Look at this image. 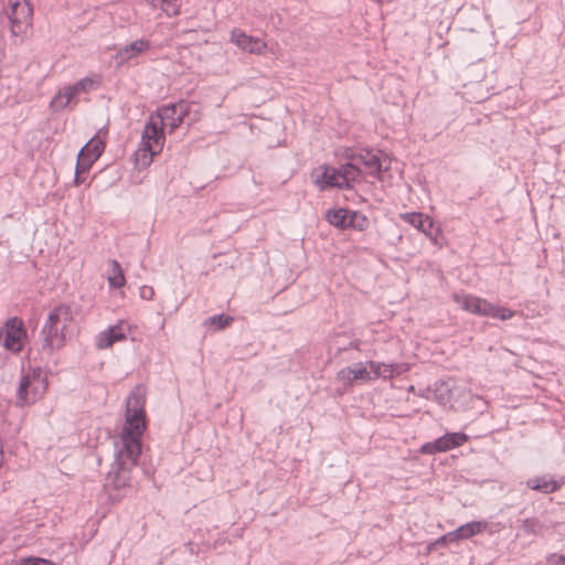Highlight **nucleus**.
<instances>
[{"mask_svg": "<svg viewBox=\"0 0 565 565\" xmlns=\"http://www.w3.org/2000/svg\"><path fill=\"white\" fill-rule=\"evenodd\" d=\"M146 388L136 386L126 401V422L114 440V462L107 486L116 490L129 487L130 471L141 454V436L146 429Z\"/></svg>", "mask_w": 565, "mask_h": 565, "instance_id": "1", "label": "nucleus"}, {"mask_svg": "<svg viewBox=\"0 0 565 565\" xmlns=\"http://www.w3.org/2000/svg\"><path fill=\"white\" fill-rule=\"evenodd\" d=\"M75 331V316L67 305L53 308L42 327L41 335L43 350L52 353L65 347Z\"/></svg>", "mask_w": 565, "mask_h": 565, "instance_id": "2", "label": "nucleus"}, {"mask_svg": "<svg viewBox=\"0 0 565 565\" xmlns=\"http://www.w3.org/2000/svg\"><path fill=\"white\" fill-rule=\"evenodd\" d=\"M361 175V169L353 163L342 164L339 169L322 164L311 172L312 182L323 191L330 188H350L351 182L356 181Z\"/></svg>", "mask_w": 565, "mask_h": 565, "instance_id": "3", "label": "nucleus"}, {"mask_svg": "<svg viewBox=\"0 0 565 565\" xmlns=\"http://www.w3.org/2000/svg\"><path fill=\"white\" fill-rule=\"evenodd\" d=\"M47 390V377L40 369L22 373L17 388V405H31L43 397Z\"/></svg>", "mask_w": 565, "mask_h": 565, "instance_id": "4", "label": "nucleus"}, {"mask_svg": "<svg viewBox=\"0 0 565 565\" xmlns=\"http://www.w3.org/2000/svg\"><path fill=\"white\" fill-rule=\"evenodd\" d=\"M454 300L466 311L481 317H491L500 320H508L514 312L505 307L492 305L486 299L472 295H454Z\"/></svg>", "mask_w": 565, "mask_h": 565, "instance_id": "5", "label": "nucleus"}, {"mask_svg": "<svg viewBox=\"0 0 565 565\" xmlns=\"http://www.w3.org/2000/svg\"><path fill=\"white\" fill-rule=\"evenodd\" d=\"M6 14L13 36L26 34L31 28L33 9L28 0H9Z\"/></svg>", "mask_w": 565, "mask_h": 565, "instance_id": "6", "label": "nucleus"}, {"mask_svg": "<svg viewBox=\"0 0 565 565\" xmlns=\"http://www.w3.org/2000/svg\"><path fill=\"white\" fill-rule=\"evenodd\" d=\"M175 108H162L157 117H150L146 124L142 136L141 145L151 146L152 153H160L164 145L163 122L169 119V113L174 111Z\"/></svg>", "mask_w": 565, "mask_h": 565, "instance_id": "7", "label": "nucleus"}, {"mask_svg": "<svg viewBox=\"0 0 565 565\" xmlns=\"http://www.w3.org/2000/svg\"><path fill=\"white\" fill-rule=\"evenodd\" d=\"M175 108H162L157 117H150L146 124L142 136L141 145L151 146L152 153H160L164 145L163 122L169 119V113L174 111Z\"/></svg>", "mask_w": 565, "mask_h": 565, "instance_id": "8", "label": "nucleus"}, {"mask_svg": "<svg viewBox=\"0 0 565 565\" xmlns=\"http://www.w3.org/2000/svg\"><path fill=\"white\" fill-rule=\"evenodd\" d=\"M105 149V143L98 137H93L79 151L77 156V163L75 170V184H81L85 181V174L92 164L100 157Z\"/></svg>", "mask_w": 565, "mask_h": 565, "instance_id": "9", "label": "nucleus"}, {"mask_svg": "<svg viewBox=\"0 0 565 565\" xmlns=\"http://www.w3.org/2000/svg\"><path fill=\"white\" fill-rule=\"evenodd\" d=\"M353 164L359 169L362 166L366 173L379 177L382 171H387L391 166V159L380 150H361L352 157Z\"/></svg>", "mask_w": 565, "mask_h": 565, "instance_id": "10", "label": "nucleus"}, {"mask_svg": "<svg viewBox=\"0 0 565 565\" xmlns=\"http://www.w3.org/2000/svg\"><path fill=\"white\" fill-rule=\"evenodd\" d=\"M230 41L248 54L264 55L267 51V43L263 39L252 36L238 28L231 31Z\"/></svg>", "mask_w": 565, "mask_h": 565, "instance_id": "11", "label": "nucleus"}, {"mask_svg": "<svg viewBox=\"0 0 565 565\" xmlns=\"http://www.w3.org/2000/svg\"><path fill=\"white\" fill-rule=\"evenodd\" d=\"M372 372L370 371L366 362H358L350 366L341 369L337 373V381L345 386H351L355 382H369L373 381Z\"/></svg>", "mask_w": 565, "mask_h": 565, "instance_id": "12", "label": "nucleus"}, {"mask_svg": "<svg viewBox=\"0 0 565 565\" xmlns=\"http://www.w3.org/2000/svg\"><path fill=\"white\" fill-rule=\"evenodd\" d=\"M127 337L126 324L120 321L115 326L108 327L95 337V347L98 350L110 348L114 343L125 340Z\"/></svg>", "mask_w": 565, "mask_h": 565, "instance_id": "13", "label": "nucleus"}, {"mask_svg": "<svg viewBox=\"0 0 565 565\" xmlns=\"http://www.w3.org/2000/svg\"><path fill=\"white\" fill-rule=\"evenodd\" d=\"M150 49V42L148 40H137L130 44H127L120 49L114 56L117 66H121L132 57L147 52Z\"/></svg>", "mask_w": 565, "mask_h": 565, "instance_id": "14", "label": "nucleus"}, {"mask_svg": "<svg viewBox=\"0 0 565 565\" xmlns=\"http://www.w3.org/2000/svg\"><path fill=\"white\" fill-rule=\"evenodd\" d=\"M24 331L21 323L17 319L10 320L6 324V334L3 338V345L11 351H20L22 347V338Z\"/></svg>", "mask_w": 565, "mask_h": 565, "instance_id": "15", "label": "nucleus"}, {"mask_svg": "<svg viewBox=\"0 0 565 565\" xmlns=\"http://www.w3.org/2000/svg\"><path fill=\"white\" fill-rule=\"evenodd\" d=\"M366 364L372 372L371 375L373 380L379 377L391 379L394 374H402L407 371V367L404 364H387L376 361H367Z\"/></svg>", "mask_w": 565, "mask_h": 565, "instance_id": "16", "label": "nucleus"}, {"mask_svg": "<svg viewBox=\"0 0 565 565\" xmlns=\"http://www.w3.org/2000/svg\"><path fill=\"white\" fill-rule=\"evenodd\" d=\"M487 527V522L482 521H473L466 523L452 532L446 534V539H450V542H456L460 540H467L472 537L476 534L481 533Z\"/></svg>", "mask_w": 565, "mask_h": 565, "instance_id": "17", "label": "nucleus"}, {"mask_svg": "<svg viewBox=\"0 0 565 565\" xmlns=\"http://www.w3.org/2000/svg\"><path fill=\"white\" fill-rule=\"evenodd\" d=\"M326 216L331 225L340 228H348L350 227V222H352L351 220L356 217V212L348 211L344 209L330 210L327 212Z\"/></svg>", "mask_w": 565, "mask_h": 565, "instance_id": "18", "label": "nucleus"}, {"mask_svg": "<svg viewBox=\"0 0 565 565\" xmlns=\"http://www.w3.org/2000/svg\"><path fill=\"white\" fill-rule=\"evenodd\" d=\"M468 440V436L463 433H448L437 439L438 451H448L452 448L463 445Z\"/></svg>", "mask_w": 565, "mask_h": 565, "instance_id": "19", "label": "nucleus"}, {"mask_svg": "<svg viewBox=\"0 0 565 565\" xmlns=\"http://www.w3.org/2000/svg\"><path fill=\"white\" fill-rule=\"evenodd\" d=\"M526 484L530 489L546 494L555 492L561 487V482L547 477L531 478L526 481Z\"/></svg>", "mask_w": 565, "mask_h": 565, "instance_id": "20", "label": "nucleus"}, {"mask_svg": "<svg viewBox=\"0 0 565 565\" xmlns=\"http://www.w3.org/2000/svg\"><path fill=\"white\" fill-rule=\"evenodd\" d=\"M76 96L77 94L73 90V86H66L54 96L50 103V107L53 111H60L67 107Z\"/></svg>", "mask_w": 565, "mask_h": 565, "instance_id": "21", "label": "nucleus"}, {"mask_svg": "<svg viewBox=\"0 0 565 565\" xmlns=\"http://www.w3.org/2000/svg\"><path fill=\"white\" fill-rule=\"evenodd\" d=\"M153 149L151 146H143L140 143L139 148L135 152V164L138 169H145L149 167L157 153H152Z\"/></svg>", "mask_w": 565, "mask_h": 565, "instance_id": "22", "label": "nucleus"}, {"mask_svg": "<svg viewBox=\"0 0 565 565\" xmlns=\"http://www.w3.org/2000/svg\"><path fill=\"white\" fill-rule=\"evenodd\" d=\"M100 81L102 78L99 75L84 77L72 85L73 90H75L77 95L82 93H88L92 89L97 88L100 84Z\"/></svg>", "mask_w": 565, "mask_h": 565, "instance_id": "23", "label": "nucleus"}, {"mask_svg": "<svg viewBox=\"0 0 565 565\" xmlns=\"http://www.w3.org/2000/svg\"><path fill=\"white\" fill-rule=\"evenodd\" d=\"M167 108H175L174 111L169 113V119L164 120L163 122V125H168L171 131H173L182 124L183 116L185 114V105L181 103L178 105L168 106Z\"/></svg>", "mask_w": 565, "mask_h": 565, "instance_id": "24", "label": "nucleus"}, {"mask_svg": "<svg viewBox=\"0 0 565 565\" xmlns=\"http://www.w3.org/2000/svg\"><path fill=\"white\" fill-rule=\"evenodd\" d=\"M401 218L405 222L412 224L414 227L418 230V227H424V224H428V227H433V220L417 212L403 213L401 214Z\"/></svg>", "mask_w": 565, "mask_h": 565, "instance_id": "25", "label": "nucleus"}, {"mask_svg": "<svg viewBox=\"0 0 565 565\" xmlns=\"http://www.w3.org/2000/svg\"><path fill=\"white\" fill-rule=\"evenodd\" d=\"M153 9H160L168 15H177L179 7L177 0H146Z\"/></svg>", "mask_w": 565, "mask_h": 565, "instance_id": "26", "label": "nucleus"}, {"mask_svg": "<svg viewBox=\"0 0 565 565\" xmlns=\"http://www.w3.org/2000/svg\"><path fill=\"white\" fill-rule=\"evenodd\" d=\"M111 274L108 277L109 285L114 288H120L126 282L122 269L117 260L111 262Z\"/></svg>", "mask_w": 565, "mask_h": 565, "instance_id": "27", "label": "nucleus"}, {"mask_svg": "<svg viewBox=\"0 0 565 565\" xmlns=\"http://www.w3.org/2000/svg\"><path fill=\"white\" fill-rule=\"evenodd\" d=\"M233 321L232 317L225 316V315H216L213 317H210L205 324L216 326L218 329H223L227 327Z\"/></svg>", "mask_w": 565, "mask_h": 565, "instance_id": "28", "label": "nucleus"}, {"mask_svg": "<svg viewBox=\"0 0 565 565\" xmlns=\"http://www.w3.org/2000/svg\"><path fill=\"white\" fill-rule=\"evenodd\" d=\"M537 521L535 519H525L521 525V529L527 534H535L537 529Z\"/></svg>", "mask_w": 565, "mask_h": 565, "instance_id": "29", "label": "nucleus"}, {"mask_svg": "<svg viewBox=\"0 0 565 565\" xmlns=\"http://www.w3.org/2000/svg\"><path fill=\"white\" fill-rule=\"evenodd\" d=\"M20 565H55V564L45 558L30 557V558L21 559Z\"/></svg>", "mask_w": 565, "mask_h": 565, "instance_id": "30", "label": "nucleus"}, {"mask_svg": "<svg viewBox=\"0 0 565 565\" xmlns=\"http://www.w3.org/2000/svg\"><path fill=\"white\" fill-rule=\"evenodd\" d=\"M351 221L353 222H350V227L356 228L359 231H363L367 224L366 217L359 213H356V217H354V220L352 218Z\"/></svg>", "mask_w": 565, "mask_h": 565, "instance_id": "31", "label": "nucleus"}, {"mask_svg": "<svg viewBox=\"0 0 565 565\" xmlns=\"http://www.w3.org/2000/svg\"><path fill=\"white\" fill-rule=\"evenodd\" d=\"M420 232H423L426 236H428L430 239L436 242L437 235L439 233V228L428 227V224H424V227H418Z\"/></svg>", "mask_w": 565, "mask_h": 565, "instance_id": "32", "label": "nucleus"}, {"mask_svg": "<svg viewBox=\"0 0 565 565\" xmlns=\"http://www.w3.org/2000/svg\"><path fill=\"white\" fill-rule=\"evenodd\" d=\"M420 451L423 454H429L433 455L435 452H439L437 449V439L434 443H427L422 446Z\"/></svg>", "mask_w": 565, "mask_h": 565, "instance_id": "33", "label": "nucleus"}, {"mask_svg": "<svg viewBox=\"0 0 565 565\" xmlns=\"http://www.w3.org/2000/svg\"><path fill=\"white\" fill-rule=\"evenodd\" d=\"M139 294L142 299L150 300V299H152V297L154 295V290L149 286H142L140 288Z\"/></svg>", "mask_w": 565, "mask_h": 565, "instance_id": "34", "label": "nucleus"}, {"mask_svg": "<svg viewBox=\"0 0 565 565\" xmlns=\"http://www.w3.org/2000/svg\"><path fill=\"white\" fill-rule=\"evenodd\" d=\"M548 565H565V556L553 554L547 558Z\"/></svg>", "mask_w": 565, "mask_h": 565, "instance_id": "35", "label": "nucleus"}, {"mask_svg": "<svg viewBox=\"0 0 565 565\" xmlns=\"http://www.w3.org/2000/svg\"><path fill=\"white\" fill-rule=\"evenodd\" d=\"M447 542H450V539H446V534L440 536L439 539H437L433 544L431 546H437V545H445Z\"/></svg>", "mask_w": 565, "mask_h": 565, "instance_id": "36", "label": "nucleus"}, {"mask_svg": "<svg viewBox=\"0 0 565 565\" xmlns=\"http://www.w3.org/2000/svg\"><path fill=\"white\" fill-rule=\"evenodd\" d=\"M361 344V341L360 340H353L349 343V348H352V349H356L359 350V347Z\"/></svg>", "mask_w": 565, "mask_h": 565, "instance_id": "37", "label": "nucleus"}]
</instances>
